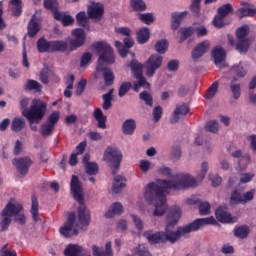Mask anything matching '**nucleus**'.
<instances>
[{
    "instance_id": "1",
    "label": "nucleus",
    "mask_w": 256,
    "mask_h": 256,
    "mask_svg": "<svg viewBox=\"0 0 256 256\" xmlns=\"http://www.w3.org/2000/svg\"><path fill=\"white\" fill-rule=\"evenodd\" d=\"M182 215L183 212L179 206L171 207L167 213L165 231L153 233V230H148L143 232V237L147 239L150 245L167 243V241H169V243H177V241H179L181 237H184V235L199 231V229H203L205 225H215V223H217V220H215L213 216L208 218H197L192 223L178 227L177 230L173 232L171 227H174L179 223V219H181Z\"/></svg>"
},
{
    "instance_id": "2",
    "label": "nucleus",
    "mask_w": 256,
    "mask_h": 256,
    "mask_svg": "<svg viewBox=\"0 0 256 256\" xmlns=\"http://www.w3.org/2000/svg\"><path fill=\"white\" fill-rule=\"evenodd\" d=\"M189 187H197V180L189 174H176L172 180L158 179L156 182L148 183L144 190V198L149 205L155 207L154 217H163L167 211L165 191L167 189L179 191Z\"/></svg>"
},
{
    "instance_id": "3",
    "label": "nucleus",
    "mask_w": 256,
    "mask_h": 256,
    "mask_svg": "<svg viewBox=\"0 0 256 256\" xmlns=\"http://www.w3.org/2000/svg\"><path fill=\"white\" fill-rule=\"evenodd\" d=\"M92 47L99 55L96 69L98 73H103L105 85L109 87L115 83V74L113 70L105 66V63L106 65L115 63V52L109 43L103 41L94 43Z\"/></svg>"
},
{
    "instance_id": "4",
    "label": "nucleus",
    "mask_w": 256,
    "mask_h": 256,
    "mask_svg": "<svg viewBox=\"0 0 256 256\" xmlns=\"http://www.w3.org/2000/svg\"><path fill=\"white\" fill-rule=\"evenodd\" d=\"M74 39L68 41L63 40H54L51 41V50L50 53H65L67 49L70 51H77L79 47H83L85 45V41H87V34L85 33H74Z\"/></svg>"
},
{
    "instance_id": "5",
    "label": "nucleus",
    "mask_w": 256,
    "mask_h": 256,
    "mask_svg": "<svg viewBox=\"0 0 256 256\" xmlns=\"http://www.w3.org/2000/svg\"><path fill=\"white\" fill-rule=\"evenodd\" d=\"M45 113H47V103L37 99L32 101V105L29 109L22 111L23 117L27 119L30 125H33V123H41L43 117H45Z\"/></svg>"
},
{
    "instance_id": "6",
    "label": "nucleus",
    "mask_w": 256,
    "mask_h": 256,
    "mask_svg": "<svg viewBox=\"0 0 256 256\" xmlns=\"http://www.w3.org/2000/svg\"><path fill=\"white\" fill-rule=\"evenodd\" d=\"M103 158L106 163H110L112 174L117 175L121 167V161H123V153H121L117 147L108 146L104 152Z\"/></svg>"
},
{
    "instance_id": "7",
    "label": "nucleus",
    "mask_w": 256,
    "mask_h": 256,
    "mask_svg": "<svg viewBox=\"0 0 256 256\" xmlns=\"http://www.w3.org/2000/svg\"><path fill=\"white\" fill-rule=\"evenodd\" d=\"M237 42L235 43V38L233 35L228 34V41L231 47H236L239 53H247L251 43H253V38L249 37V33H236Z\"/></svg>"
},
{
    "instance_id": "8",
    "label": "nucleus",
    "mask_w": 256,
    "mask_h": 256,
    "mask_svg": "<svg viewBox=\"0 0 256 256\" xmlns=\"http://www.w3.org/2000/svg\"><path fill=\"white\" fill-rule=\"evenodd\" d=\"M161 65H163V56L151 55L145 62L146 77H153Z\"/></svg>"
},
{
    "instance_id": "9",
    "label": "nucleus",
    "mask_w": 256,
    "mask_h": 256,
    "mask_svg": "<svg viewBox=\"0 0 256 256\" xmlns=\"http://www.w3.org/2000/svg\"><path fill=\"white\" fill-rule=\"evenodd\" d=\"M87 16L96 22H99L105 16V5L100 2H92L87 7Z\"/></svg>"
},
{
    "instance_id": "10",
    "label": "nucleus",
    "mask_w": 256,
    "mask_h": 256,
    "mask_svg": "<svg viewBox=\"0 0 256 256\" xmlns=\"http://www.w3.org/2000/svg\"><path fill=\"white\" fill-rule=\"evenodd\" d=\"M75 221H77V216L75 212L68 215L66 223L60 228V234L63 237H73V235H79V230L73 229L75 227Z\"/></svg>"
},
{
    "instance_id": "11",
    "label": "nucleus",
    "mask_w": 256,
    "mask_h": 256,
    "mask_svg": "<svg viewBox=\"0 0 256 256\" xmlns=\"http://www.w3.org/2000/svg\"><path fill=\"white\" fill-rule=\"evenodd\" d=\"M70 191L73 193V197L75 201L78 203H85V199L83 198V185L81 181H79V176L72 175L70 182Z\"/></svg>"
},
{
    "instance_id": "12",
    "label": "nucleus",
    "mask_w": 256,
    "mask_h": 256,
    "mask_svg": "<svg viewBox=\"0 0 256 256\" xmlns=\"http://www.w3.org/2000/svg\"><path fill=\"white\" fill-rule=\"evenodd\" d=\"M13 165H15L18 173L24 177V175L29 173V167L33 165V160L29 157L17 158L13 160Z\"/></svg>"
},
{
    "instance_id": "13",
    "label": "nucleus",
    "mask_w": 256,
    "mask_h": 256,
    "mask_svg": "<svg viewBox=\"0 0 256 256\" xmlns=\"http://www.w3.org/2000/svg\"><path fill=\"white\" fill-rule=\"evenodd\" d=\"M79 207H78V221L83 225L84 227H87L89 223H91V212L85 205V202H78Z\"/></svg>"
},
{
    "instance_id": "14",
    "label": "nucleus",
    "mask_w": 256,
    "mask_h": 256,
    "mask_svg": "<svg viewBox=\"0 0 256 256\" xmlns=\"http://www.w3.org/2000/svg\"><path fill=\"white\" fill-rule=\"evenodd\" d=\"M212 57L214 59V64L219 69H223V63H225V59L227 57V53L225 52V49L221 46H216L212 50Z\"/></svg>"
},
{
    "instance_id": "15",
    "label": "nucleus",
    "mask_w": 256,
    "mask_h": 256,
    "mask_svg": "<svg viewBox=\"0 0 256 256\" xmlns=\"http://www.w3.org/2000/svg\"><path fill=\"white\" fill-rule=\"evenodd\" d=\"M189 111L190 109L187 104L183 103L177 105L170 119V123L172 125H175V123H179V119H181V117H185L189 113Z\"/></svg>"
},
{
    "instance_id": "16",
    "label": "nucleus",
    "mask_w": 256,
    "mask_h": 256,
    "mask_svg": "<svg viewBox=\"0 0 256 256\" xmlns=\"http://www.w3.org/2000/svg\"><path fill=\"white\" fill-rule=\"evenodd\" d=\"M210 47L211 43H209V40H204L203 42L199 43L192 51V59L197 61V59H200V57H203L204 54L209 51Z\"/></svg>"
},
{
    "instance_id": "17",
    "label": "nucleus",
    "mask_w": 256,
    "mask_h": 256,
    "mask_svg": "<svg viewBox=\"0 0 256 256\" xmlns=\"http://www.w3.org/2000/svg\"><path fill=\"white\" fill-rule=\"evenodd\" d=\"M65 256H85L87 255V249L78 244H69L64 250Z\"/></svg>"
},
{
    "instance_id": "18",
    "label": "nucleus",
    "mask_w": 256,
    "mask_h": 256,
    "mask_svg": "<svg viewBox=\"0 0 256 256\" xmlns=\"http://www.w3.org/2000/svg\"><path fill=\"white\" fill-rule=\"evenodd\" d=\"M215 217L220 223H233L231 214L227 212V207L219 206L215 211Z\"/></svg>"
},
{
    "instance_id": "19",
    "label": "nucleus",
    "mask_w": 256,
    "mask_h": 256,
    "mask_svg": "<svg viewBox=\"0 0 256 256\" xmlns=\"http://www.w3.org/2000/svg\"><path fill=\"white\" fill-rule=\"evenodd\" d=\"M187 15H189L188 11L173 12L171 14L172 31H177V29H179V27H181V22L183 21V19H185V17H187Z\"/></svg>"
},
{
    "instance_id": "20",
    "label": "nucleus",
    "mask_w": 256,
    "mask_h": 256,
    "mask_svg": "<svg viewBox=\"0 0 256 256\" xmlns=\"http://www.w3.org/2000/svg\"><path fill=\"white\" fill-rule=\"evenodd\" d=\"M54 19L60 21L64 27H71L75 23L73 16L60 11L55 13Z\"/></svg>"
},
{
    "instance_id": "21",
    "label": "nucleus",
    "mask_w": 256,
    "mask_h": 256,
    "mask_svg": "<svg viewBox=\"0 0 256 256\" xmlns=\"http://www.w3.org/2000/svg\"><path fill=\"white\" fill-rule=\"evenodd\" d=\"M93 256H113V249L111 242H107L105 245V251L99 248L97 245H92Z\"/></svg>"
},
{
    "instance_id": "22",
    "label": "nucleus",
    "mask_w": 256,
    "mask_h": 256,
    "mask_svg": "<svg viewBox=\"0 0 256 256\" xmlns=\"http://www.w3.org/2000/svg\"><path fill=\"white\" fill-rule=\"evenodd\" d=\"M11 15L12 17H21L23 14V1L22 0H10Z\"/></svg>"
},
{
    "instance_id": "23",
    "label": "nucleus",
    "mask_w": 256,
    "mask_h": 256,
    "mask_svg": "<svg viewBox=\"0 0 256 256\" xmlns=\"http://www.w3.org/2000/svg\"><path fill=\"white\" fill-rule=\"evenodd\" d=\"M94 119L98 122L99 129H107V116L103 114L101 108H96L94 110Z\"/></svg>"
},
{
    "instance_id": "24",
    "label": "nucleus",
    "mask_w": 256,
    "mask_h": 256,
    "mask_svg": "<svg viewBox=\"0 0 256 256\" xmlns=\"http://www.w3.org/2000/svg\"><path fill=\"white\" fill-rule=\"evenodd\" d=\"M135 129H137V122H135V119H127L122 124V133L124 135H133Z\"/></svg>"
},
{
    "instance_id": "25",
    "label": "nucleus",
    "mask_w": 256,
    "mask_h": 256,
    "mask_svg": "<svg viewBox=\"0 0 256 256\" xmlns=\"http://www.w3.org/2000/svg\"><path fill=\"white\" fill-rule=\"evenodd\" d=\"M22 210L23 206L19 204L15 205L9 202L3 209L2 213H4V215H10V217H13V215H19V213H21Z\"/></svg>"
},
{
    "instance_id": "26",
    "label": "nucleus",
    "mask_w": 256,
    "mask_h": 256,
    "mask_svg": "<svg viewBox=\"0 0 256 256\" xmlns=\"http://www.w3.org/2000/svg\"><path fill=\"white\" fill-rule=\"evenodd\" d=\"M128 67H130V69L132 71V75L135 78L144 77L143 76V64H141L139 61H137L135 59L131 60Z\"/></svg>"
},
{
    "instance_id": "27",
    "label": "nucleus",
    "mask_w": 256,
    "mask_h": 256,
    "mask_svg": "<svg viewBox=\"0 0 256 256\" xmlns=\"http://www.w3.org/2000/svg\"><path fill=\"white\" fill-rule=\"evenodd\" d=\"M89 16H87V13L85 11L79 12L76 15V21L79 25V27H82L84 31H89Z\"/></svg>"
},
{
    "instance_id": "28",
    "label": "nucleus",
    "mask_w": 256,
    "mask_h": 256,
    "mask_svg": "<svg viewBox=\"0 0 256 256\" xmlns=\"http://www.w3.org/2000/svg\"><path fill=\"white\" fill-rule=\"evenodd\" d=\"M31 209H30V213L32 215V219L34 221V223H38L39 221V200H37V196L36 195H32L31 196Z\"/></svg>"
},
{
    "instance_id": "29",
    "label": "nucleus",
    "mask_w": 256,
    "mask_h": 256,
    "mask_svg": "<svg viewBox=\"0 0 256 256\" xmlns=\"http://www.w3.org/2000/svg\"><path fill=\"white\" fill-rule=\"evenodd\" d=\"M121 213H123V205L119 202H115L105 213V217L106 219H113L114 215H121Z\"/></svg>"
},
{
    "instance_id": "30",
    "label": "nucleus",
    "mask_w": 256,
    "mask_h": 256,
    "mask_svg": "<svg viewBox=\"0 0 256 256\" xmlns=\"http://www.w3.org/2000/svg\"><path fill=\"white\" fill-rule=\"evenodd\" d=\"M127 180L125 179V177L121 176V175H117L114 178V182L112 185V191L113 193H121V191L123 189H125V182Z\"/></svg>"
},
{
    "instance_id": "31",
    "label": "nucleus",
    "mask_w": 256,
    "mask_h": 256,
    "mask_svg": "<svg viewBox=\"0 0 256 256\" xmlns=\"http://www.w3.org/2000/svg\"><path fill=\"white\" fill-rule=\"evenodd\" d=\"M41 31V20L33 15L28 23V33H39Z\"/></svg>"
},
{
    "instance_id": "32",
    "label": "nucleus",
    "mask_w": 256,
    "mask_h": 256,
    "mask_svg": "<svg viewBox=\"0 0 256 256\" xmlns=\"http://www.w3.org/2000/svg\"><path fill=\"white\" fill-rule=\"evenodd\" d=\"M37 49L39 53H51V41L43 37L38 39Z\"/></svg>"
},
{
    "instance_id": "33",
    "label": "nucleus",
    "mask_w": 256,
    "mask_h": 256,
    "mask_svg": "<svg viewBox=\"0 0 256 256\" xmlns=\"http://www.w3.org/2000/svg\"><path fill=\"white\" fill-rule=\"evenodd\" d=\"M24 89H26V91H35V93H41L43 86L36 80L29 79L24 85Z\"/></svg>"
},
{
    "instance_id": "34",
    "label": "nucleus",
    "mask_w": 256,
    "mask_h": 256,
    "mask_svg": "<svg viewBox=\"0 0 256 256\" xmlns=\"http://www.w3.org/2000/svg\"><path fill=\"white\" fill-rule=\"evenodd\" d=\"M102 99H103L102 109L104 111H109V108L113 107V103H112V101H113V89H110L108 91V93L103 94Z\"/></svg>"
},
{
    "instance_id": "35",
    "label": "nucleus",
    "mask_w": 256,
    "mask_h": 256,
    "mask_svg": "<svg viewBox=\"0 0 256 256\" xmlns=\"http://www.w3.org/2000/svg\"><path fill=\"white\" fill-rule=\"evenodd\" d=\"M43 5L45 9L51 11L53 13V17L55 13H59V1L57 0H44Z\"/></svg>"
},
{
    "instance_id": "36",
    "label": "nucleus",
    "mask_w": 256,
    "mask_h": 256,
    "mask_svg": "<svg viewBox=\"0 0 256 256\" xmlns=\"http://www.w3.org/2000/svg\"><path fill=\"white\" fill-rule=\"evenodd\" d=\"M235 10L233 9V5L231 3L224 4L220 6L217 10L218 16L225 19L230 13H233Z\"/></svg>"
},
{
    "instance_id": "37",
    "label": "nucleus",
    "mask_w": 256,
    "mask_h": 256,
    "mask_svg": "<svg viewBox=\"0 0 256 256\" xmlns=\"http://www.w3.org/2000/svg\"><path fill=\"white\" fill-rule=\"evenodd\" d=\"M155 49L160 55H165L169 49V42L165 39L158 40L155 44Z\"/></svg>"
},
{
    "instance_id": "38",
    "label": "nucleus",
    "mask_w": 256,
    "mask_h": 256,
    "mask_svg": "<svg viewBox=\"0 0 256 256\" xmlns=\"http://www.w3.org/2000/svg\"><path fill=\"white\" fill-rule=\"evenodd\" d=\"M12 131L19 133L25 129V119L24 118H14L11 123Z\"/></svg>"
},
{
    "instance_id": "39",
    "label": "nucleus",
    "mask_w": 256,
    "mask_h": 256,
    "mask_svg": "<svg viewBox=\"0 0 256 256\" xmlns=\"http://www.w3.org/2000/svg\"><path fill=\"white\" fill-rule=\"evenodd\" d=\"M243 205V194L239 190H234L230 196V205Z\"/></svg>"
},
{
    "instance_id": "40",
    "label": "nucleus",
    "mask_w": 256,
    "mask_h": 256,
    "mask_svg": "<svg viewBox=\"0 0 256 256\" xmlns=\"http://www.w3.org/2000/svg\"><path fill=\"white\" fill-rule=\"evenodd\" d=\"M230 71L233 75H236V77H240V79H243V77L247 75V70L243 67V64L241 63H239L238 65H234Z\"/></svg>"
},
{
    "instance_id": "41",
    "label": "nucleus",
    "mask_w": 256,
    "mask_h": 256,
    "mask_svg": "<svg viewBox=\"0 0 256 256\" xmlns=\"http://www.w3.org/2000/svg\"><path fill=\"white\" fill-rule=\"evenodd\" d=\"M237 78L234 77L231 81L230 89L233 94V99H239L241 97V84L235 83Z\"/></svg>"
},
{
    "instance_id": "42",
    "label": "nucleus",
    "mask_w": 256,
    "mask_h": 256,
    "mask_svg": "<svg viewBox=\"0 0 256 256\" xmlns=\"http://www.w3.org/2000/svg\"><path fill=\"white\" fill-rule=\"evenodd\" d=\"M136 79L138 81H136L133 85V91H135L136 93H139V89H141V87H151V84L147 82V78H145V76L138 77Z\"/></svg>"
},
{
    "instance_id": "43",
    "label": "nucleus",
    "mask_w": 256,
    "mask_h": 256,
    "mask_svg": "<svg viewBox=\"0 0 256 256\" xmlns=\"http://www.w3.org/2000/svg\"><path fill=\"white\" fill-rule=\"evenodd\" d=\"M55 130V126H52L49 123H44L41 125L40 127V133L42 135V137H49L51 135H53V131Z\"/></svg>"
},
{
    "instance_id": "44",
    "label": "nucleus",
    "mask_w": 256,
    "mask_h": 256,
    "mask_svg": "<svg viewBox=\"0 0 256 256\" xmlns=\"http://www.w3.org/2000/svg\"><path fill=\"white\" fill-rule=\"evenodd\" d=\"M87 175H97L99 173V165L96 162H90L85 164Z\"/></svg>"
},
{
    "instance_id": "45",
    "label": "nucleus",
    "mask_w": 256,
    "mask_h": 256,
    "mask_svg": "<svg viewBox=\"0 0 256 256\" xmlns=\"http://www.w3.org/2000/svg\"><path fill=\"white\" fill-rule=\"evenodd\" d=\"M217 91H219V82H213V84L208 88L205 98L213 99L217 94Z\"/></svg>"
},
{
    "instance_id": "46",
    "label": "nucleus",
    "mask_w": 256,
    "mask_h": 256,
    "mask_svg": "<svg viewBox=\"0 0 256 256\" xmlns=\"http://www.w3.org/2000/svg\"><path fill=\"white\" fill-rule=\"evenodd\" d=\"M180 33H207L205 26H199L197 28L190 26L188 28H181Z\"/></svg>"
},
{
    "instance_id": "47",
    "label": "nucleus",
    "mask_w": 256,
    "mask_h": 256,
    "mask_svg": "<svg viewBox=\"0 0 256 256\" xmlns=\"http://www.w3.org/2000/svg\"><path fill=\"white\" fill-rule=\"evenodd\" d=\"M240 19H243V17H255L256 15V8H240Z\"/></svg>"
},
{
    "instance_id": "48",
    "label": "nucleus",
    "mask_w": 256,
    "mask_h": 256,
    "mask_svg": "<svg viewBox=\"0 0 256 256\" xmlns=\"http://www.w3.org/2000/svg\"><path fill=\"white\" fill-rule=\"evenodd\" d=\"M131 87H133L131 82H123L120 85L118 96L119 97H125L126 93H129V91H131Z\"/></svg>"
},
{
    "instance_id": "49",
    "label": "nucleus",
    "mask_w": 256,
    "mask_h": 256,
    "mask_svg": "<svg viewBox=\"0 0 256 256\" xmlns=\"http://www.w3.org/2000/svg\"><path fill=\"white\" fill-rule=\"evenodd\" d=\"M141 101H144L148 105V107H153V96L147 91H143L139 95Z\"/></svg>"
},
{
    "instance_id": "50",
    "label": "nucleus",
    "mask_w": 256,
    "mask_h": 256,
    "mask_svg": "<svg viewBox=\"0 0 256 256\" xmlns=\"http://www.w3.org/2000/svg\"><path fill=\"white\" fill-rule=\"evenodd\" d=\"M85 87H87V80L81 79L78 82V85L76 86L75 95L77 97H81V95H83V93H85Z\"/></svg>"
},
{
    "instance_id": "51",
    "label": "nucleus",
    "mask_w": 256,
    "mask_h": 256,
    "mask_svg": "<svg viewBox=\"0 0 256 256\" xmlns=\"http://www.w3.org/2000/svg\"><path fill=\"white\" fill-rule=\"evenodd\" d=\"M249 235V227L247 226H240L235 230V236L239 239H245Z\"/></svg>"
},
{
    "instance_id": "52",
    "label": "nucleus",
    "mask_w": 256,
    "mask_h": 256,
    "mask_svg": "<svg viewBox=\"0 0 256 256\" xmlns=\"http://www.w3.org/2000/svg\"><path fill=\"white\" fill-rule=\"evenodd\" d=\"M190 10L196 17H199V13H201V0H192Z\"/></svg>"
},
{
    "instance_id": "53",
    "label": "nucleus",
    "mask_w": 256,
    "mask_h": 256,
    "mask_svg": "<svg viewBox=\"0 0 256 256\" xmlns=\"http://www.w3.org/2000/svg\"><path fill=\"white\" fill-rule=\"evenodd\" d=\"M154 123H159L161 121V117H163V107L155 106L152 111Z\"/></svg>"
},
{
    "instance_id": "54",
    "label": "nucleus",
    "mask_w": 256,
    "mask_h": 256,
    "mask_svg": "<svg viewBox=\"0 0 256 256\" xmlns=\"http://www.w3.org/2000/svg\"><path fill=\"white\" fill-rule=\"evenodd\" d=\"M131 6L134 11H145V9H147V4H145L143 0H133Z\"/></svg>"
},
{
    "instance_id": "55",
    "label": "nucleus",
    "mask_w": 256,
    "mask_h": 256,
    "mask_svg": "<svg viewBox=\"0 0 256 256\" xmlns=\"http://www.w3.org/2000/svg\"><path fill=\"white\" fill-rule=\"evenodd\" d=\"M205 129L210 133H217V131H219V122H217L216 120H211L206 123Z\"/></svg>"
},
{
    "instance_id": "56",
    "label": "nucleus",
    "mask_w": 256,
    "mask_h": 256,
    "mask_svg": "<svg viewBox=\"0 0 256 256\" xmlns=\"http://www.w3.org/2000/svg\"><path fill=\"white\" fill-rule=\"evenodd\" d=\"M59 115H60L59 111L52 112L48 116L46 123L52 125V127H55V125H57V123H59Z\"/></svg>"
},
{
    "instance_id": "57",
    "label": "nucleus",
    "mask_w": 256,
    "mask_h": 256,
    "mask_svg": "<svg viewBox=\"0 0 256 256\" xmlns=\"http://www.w3.org/2000/svg\"><path fill=\"white\" fill-rule=\"evenodd\" d=\"M200 215H209L211 213V204L209 202H201L199 204Z\"/></svg>"
},
{
    "instance_id": "58",
    "label": "nucleus",
    "mask_w": 256,
    "mask_h": 256,
    "mask_svg": "<svg viewBox=\"0 0 256 256\" xmlns=\"http://www.w3.org/2000/svg\"><path fill=\"white\" fill-rule=\"evenodd\" d=\"M255 198V189H252L244 194H242V205H246L249 201H253Z\"/></svg>"
},
{
    "instance_id": "59",
    "label": "nucleus",
    "mask_w": 256,
    "mask_h": 256,
    "mask_svg": "<svg viewBox=\"0 0 256 256\" xmlns=\"http://www.w3.org/2000/svg\"><path fill=\"white\" fill-rule=\"evenodd\" d=\"M115 47L118 49V53L120 57H127V53H129V48L123 45V43L116 41Z\"/></svg>"
},
{
    "instance_id": "60",
    "label": "nucleus",
    "mask_w": 256,
    "mask_h": 256,
    "mask_svg": "<svg viewBox=\"0 0 256 256\" xmlns=\"http://www.w3.org/2000/svg\"><path fill=\"white\" fill-rule=\"evenodd\" d=\"M139 19L140 21H142V23H145L146 25H151V23L155 21V19L153 18V14L151 13L140 14Z\"/></svg>"
},
{
    "instance_id": "61",
    "label": "nucleus",
    "mask_w": 256,
    "mask_h": 256,
    "mask_svg": "<svg viewBox=\"0 0 256 256\" xmlns=\"http://www.w3.org/2000/svg\"><path fill=\"white\" fill-rule=\"evenodd\" d=\"M3 219H2V231H7L9 229V226L11 225V216L9 214H4V212L1 213Z\"/></svg>"
},
{
    "instance_id": "62",
    "label": "nucleus",
    "mask_w": 256,
    "mask_h": 256,
    "mask_svg": "<svg viewBox=\"0 0 256 256\" xmlns=\"http://www.w3.org/2000/svg\"><path fill=\"white\" fill-rule=\"evenodd\" d=\"M212 24L214 25V27H216V29H223V27L226 25L225 18L216 15L212 21Z\"/></svg>"
},
{
    "instance_id": "63",
    "label": "nucleus",
    "mask_w": 256,
    "mask_h": 256,
    "mask_svg": "<svg viewBox=\"0 0 256 256\" xmlns=\"http://www.w3.org/2000/svg\"><path fill=\"white\" fill-rule=\"evenodd\" d=\"M151 37L150 33H137V41L140 43V45H144V43H147Z\"/></svg>"
},
{
    "instance_id": "64",
    "label": "nucleus",
    "mask_w": 256,
    "mask_h": 256,
    "mask_svg": "<svg viewBox=\"0 0 256 256\" xmlns=\"http://www.w3.org/2000/svg\"><path fill=\"white\" fill-rule=\"evenodd\" d=\"M92 55L89 52H85L80 60V67H85V65H89V63L91 62L92 59Z\"/></svg>"
}]
</instances>
